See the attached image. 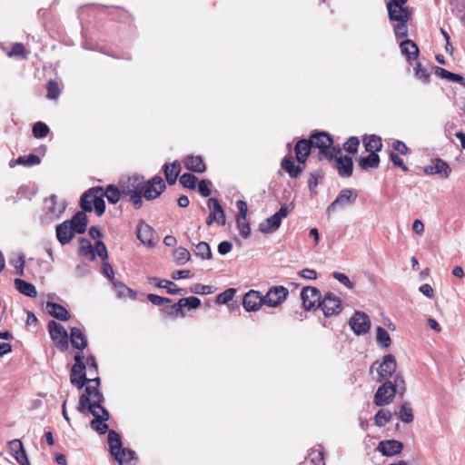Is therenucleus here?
Wrapping results in <instances>:
<instances>
[{
  "mask_svg": "<svg viewBox=\"0 0 465 465\" xmlns=\"http://www.w3.org/2000/svg\"><path fill=\"white\" fill-rule=\"evenodd\" d=\"M396 360L391 354L383 357L378 368L377 381H389L400 387V395L402 396L406 391V385L402 375L396 371Z\"/></svg>",
  "mask_w": 465,
  "mask_h": 465,
  "instance_id": "nucleus-1",
  "label": "nucleus"
},
{
  "mask_svg": "<svg viewBox=\"0 0 465 465\" xmlns=\"http://www.w3.org/2000/svg\"><path fill=\"white\" fill-rule=\"evenodd\" d=\"M309 142L312 143V147L319 148L321 154L328 160H331L334 156L341 153V149L332 146L333 141L331 137L324 132L312 134Z\"/></svg>",
  "mask_w": 465,
  "mask_h": 465,
  "instance_id": "nucleus-2",
  "label": "nucleus"
},
{
  "mask_svg": "<svg viewBox=\"0 0 465 465\" xmlns=\"http://www.w3.org/2000/svg\"><path fill=\"white\" fill-rule=\"evenodd\" d=\"M292 210V203L282 205L278 212L266 218L259 224V231L264 234L277 231L281 226L282 220L286 218Z\"/></svg>",
  "mask_w": 465,
  "mask_h": 465,
  "instance_id": "nucleus-3",
  "label": "nucleus"
},
{
  "mask_svg": "<svg viewBox=\"0 0 465 465\" xmlns=\"http://www.w3.org/2000/svg\"><path fill=\"white\" fill-rule=\"evenodd\" d=\"M382 384L378 388L373 397V402L377 406H384L390 404L396 393L400 394V387L394 385L391 381H382Z\"/></svg>",
  "mask_w": 465,
  "mask_h": 465,
  "instance_id": "nucleus-4",
  "label": "nucleus"
},
{
  "mask_svg": "<svg viewBox=\"0 0 465 465\" xmlns=\"http://www.w3.org/2000/svg\"><path fill=\"white\" fill-rule=\"evenodd\" d=\"M358 193L354 189H342L335 198V200L327 207V213L331 214L338 209H344L351 206L356 203Z\"/></svg>",
  "mask_w": 465,
  "mask_h": 465,
  "instance_id": "nucleus-5",
  "label": "nucleus"
},
{
  "mask_svg": "<svg viewBox=\"0 0 465 465\" xmlns=\"http://www.w3.org/2000/svg\"><path fill=\"white\" fill-rule=\"evenodd\" d=\"M165 189V183L161 176L155 175L147 182L143 178V194L147 201L158 198Z\"/></svg>",
  "mask_w": 465,
  "mask_h": 465,
  "instance_id": "nucleus-6",
  "label": "nucleus"
},
{
  "mask_svg": "<svg viewBox=\"0 0 465 465\" xmlns=\"http://www.w3.org/2000/svg\"><path fill=\"white\" fill-rule=\"evenodd\" d=\"M47 328L55 346L62 351H66L68 349V333L64 327L54 321H50Z\"/></svg>",
  "mask_w": 465,
  "mask_h": 465,
  "instance_id": "nucleus-7",
  "label": "nucleus"
},
{
  "mask_svg": "<svg viewBox=\"0 0 465 465\" xmlns=\"http://www.w3.org/2000/svg\"><path fill=\"white\" fill-rule=\"evenodd\" d=\"M289 291L287 288L277 285L270 288L262 298L266 306L274 308L281 305L287 299Z\"/></svg>",
  "mask_w": 465,
  "mask_h": 465,
  "instance_id": "nucleus-8",
  "label": "nucleus"
},
{
  "mask_svg": "<svg viewBox=\"0 0 465 465\" xmlns=\"http://www.w3.org/2000/svg\"><path fill=\"white\" fill-rule=\"evenodd\" d=\"M319 307L323 312L325 317H331L338 315L341 312V302L339 297L331 292H328L319 302Z\"/></svg>",
  "mask_w": 465,
  "mask_h": 465,
  "instance_id": "nucleus-9",
  "label": "nucleus"
},
{
  "mask_svg": "<svg viewBox=\"0 0 465 465\" xmlns=\"http://www.w3.org/2000/svg\"><path fill=\"white\" fill-rule=\"evenodd\" d=\"M349 325L356 335H362L370 331L371 321L366 313L355 312L349 321Z\"/></svg>",
  "mask_w": 465,
  "mask_h": 465,
  "instance_id": "nucleus-10",
  "label": "nucleus"
},
{
  "mask_svg": "<svg viewBox=\"0 0 465 465\" xmlns=\"http://www.w3.org/2000/svg\"><path fill=\"white\" fill-rule=\"evenodd\" d=\"M301 299L305 310L309 311L314 309L315 307H319L322 294L316 287L307 286L302 288L301 292Z\"/></svg>",
  "mask_w": 465,
  "mask_h": 465,
  "instance_id": "nucleus-11",
  "label": "nucleus"
},
{
  "mask_svg": "<svg viewBox=\"0 0 465 465\" xmlns=\"http://www.w3.org/2000/svg\"><path fill=\"white\" fill-rule=\"evenodd\" d=\"M136 233L138 240L148 247L155 245L156 233L154 229L143 221H140L137 224Z\"/></svg>",
  "mask_w": 465,
  "mask_h": 465,
  "instance_id": "nucleus-12",
  "label": "nucleus"
},
{
  "mask_svg": "<svg viewBox=\"0 0 465 465\" xmlns=\"http://www.w3.org/2000/svg\"><path fill=\"white\" fill-rule=\"evenodd\" d=\"M262 304H264L263 298L258 291L251 290L243 296L242 306L246 312H256Z\"/></svg>",
  "mask_w": 465,
  "mask_h": 465,
  "instance_id": "nucleus-13",
  "label": "nucleus"
},
{
  "mask_svg": "<svg viewBox=\"0 0 465 465\" xmlns=\"http://www.w3.org/2000/svg\"><path fill=\"white\" fill-rule=\"evenodd\" d=\"M424 173L428 175L440 174L441 178L448 179L451 173V168L447 162L437 158L433 161L432 164L424 167Z\"/></svg>",
  "mask_w": 465,
  "mask_h": 465,
  "instance_id": "nucleus-14",
  "label": "nucleus"
},
{
  "mask_svg": "<svg viewBox=\"0 0 465 465\" xmlns=\"http://www.w3.org/2000/svg\"><path fill=\"white\" fill-rule=\"evenodd\" d=\"M143 178L142 175H134L129 177L126 182L122 183L123 194L128 197L131 194L143 193Z\"/></svg>",
  "mask_w": 465,
  "mask_h": 465,
  "instance_id": "nucleus-15",
  "label": "nucleus"
},
{
  "mask_svg": "<svg viewBox=\"0 0 465 465\" xmlns=\"http://www.w3.org/2000/svg\"><path fill=\"white\" fill-rule=\"evenodd\" d=\"M11 455L20 465H31L20 440H12L7 442Z\"/></svg>",
  "mask_w": 465,
  "mask_h": 465,
  "instance_id": "nucleus-16",
  "label": "nucleus"
},
{
  "mask_svg": "<svg viewBox=\"0 0 465 465\" xmlns=\"http://www.w3.org/2000/svg\"><path fill=\"white\" fill-rule=\"evenodd\" d=\"M335 160V167L338 171V173L341 177L348 178L351 177L353 171V162L351 157L347 155L338 154L334 156Z\"/></svg>",
  "mask_w": 465,
  "mask_h": 465,
  "instance_id": "nucleus-17",
  "label": "nucleus"
},
{
  "mask_svg": "<svg viewBox=\"0 0 465 465\" xmlns=\"http://www.w3.org/2000/svg\"><path fill=\"white\" fill-rule=\"evenodd\" d=\"M377 450L383 456H393L402 451L403 444L395 440H382L379 443Z\"/></svg>",
  "mask_w": 465,
  "mask_h": 465,
  "instance_id": "nucleus-18",
  "label": "nucleus"
},
{
  "mask_svg": "<svg viewBox=\"0 0 465 465\" xmlns=\"http://www.w3.org/2000/svg\"><path fill=\"white\" fill-rule=\"evenodd\" d=\"M45 203L48 209L46 214L51 220L58 219L65 210V203L64 202H58L54 194L51 195L49 199H46Z\"/></svg>",
  "mask_w": 465,
  "mask_h": 465,
  "instance_id": "nucleus-19",
  "label": "nucleus"
},
{
  "mask_svg": "<svg viewBox=\"0 0 465 465\" xmlns=\"http://www.w3.org/2000/svg\"><path fill=\"white\" fill-rule=\"evenodd\" d=\"M70 223L69 221H64L56 226V237L62 245L69 243L74 236L75 232Z\"/></svg>",
  "mask_w": 465,
  "mask_h": 465,
  "instance_id": "nucleus-20",
  "label": "nucleus"
},
{
  "mask_svg": "<svg viewBox=\"0 0 465 465\" xmlns=\"http://www.w3.org/2000/svg\"><path fill=\"white\" fill-rule=\"evenodd\" d=\"M387 9L389 13V18L391 21H402L409 20L411 18V13L403 5L398 4H387Z\"/></svg>",
  "mask_w": 465,
  "mask_h": 465,
  "instance_id": "nucleus-21",
  "label": "nucleus"
},
{
  "mask_svg": "<svg viewBox=\"0 0 465 465\" xmlns=\"http://www.w3.org/2000/svg\"><path fill=\"white\" fill-rule=\"evenodd\" d=\"M148 282L152 284L156 285L159 288H165L167 290V292L172 295H183L187 293L185 289L178 288L176 284L168 280H159L155 277H150L148 278Z\"/></svg>",
  "mask_w": 465,
  "mask_h": 465,
  "instance_id": "nucleus-22",
  "label": "nucleus"
},
{
  "mask_svg": "<svg viewBox=\"0 0 465 465\" xmlns=\"http://www.w3.org/2000/svg\"><path fill=\"white\" fill-rule=\"evenodd\" d=\"M207 206L211 210L209 214L213 217H216L219 226H223L225 224V213L219 201L215 198H209Z\"/></svg>",
  "mask_w": 465,
  "mask_h": 465,
  "instance_id": "nucleus-23",
  "label": "nucleus"
},
{
  "mask_svg": "<svg viewBox=\"0 0 465 465\" xmlns=\"http://www.w3.org/2000/svg\"><path fill=\"white\" fill-rule=\"evenodd\" d=\"M110 418L109 412L105 408H102V416L94 415V419L91 421V427L95 430L99 434L107 432L108 425L105 423Z\"/></svg>",
  "mask_w": 465,
  "mask_h": 465,
  "instance_id": "nucleus-24",
  "label": "nucleus"
},
{
  "mask_svg": "<svg viewBox=\"0 0 465 465\" xmlns=\"http://www.w3.org/2000/svg\"><path fill=\"white\" fill-rule=\"evenodd\" d=\"M184 166L191 172L203 173L206 170L205 163L202 156L189 155L184 160Z\"/></svg>",
  "mask_w": 465,
  "mask_h": 465,
  "instance_id": "nucleus-25",
  "label": "nucleus"
},
{
  "mask_svg": "<svg viewBox=\"0 0 465 465\" xmlns=\"http://www.w3.org/2000/svg\"><path fill=\"white\" fill-rule=\"evenodd\" d=\"M46 310L51 316L60 321H67L70 318L68 311L59 303L47 302Z\"/></svg>",
  "mask_w": 465,
  "mask_h": 465,
  "instance_id": "nucleus-26",
  "label": "nucleus"
},
{
  "mask_svg": "<svg viewBox=\"0 0 465 465\" xmlns=\"http://www.w3.org/2000/svg\"><path fill=\"white\" fill-rule=\"evenodd\" d=\"M70 341L72 346L79 351L84 350L87 346V341L84 332L76 327H73L70 330Z\"/></svg>",
  "mask_w": 465,
  "mask_h": 465,
  "instance_id": "nucleus-27",
  "label": "nucleus"
},
{
  "mask_svg": "<svg viewBox=\"0 0 465 465\" xmlns=\"http://www.w3.org/2000/svg\"><path fill=\"white\" fill-rule=\"evenodd\" d=\"M312 149V143L307 139L298 141L295 145L296 159L300 163H304Z\"/></svg>",
  "mask_w": 465,
  "mask_h": 465,
  "instance_id": "nucleus-28",
  "label": "nucleus"
},
{
  "mask_svg": "<svg viewBox=\"0 0 465 465\" xmlns=\"http://www.w3.org/2000/svg\"><path fill=\"white\" fill-rule=\"evenodd\" d=\"M163 168L167 183L171 185L174 184L181 172L180 163L174 161L171 164H164Z\"/></svg>",
  "mask_w": 465,
  "mask_h": 465,
  "instance_id": "nucleus-29",
  "label": "nucleus"
},
{
  "mask_svg": "<svg viewBox=\"0 0 465 465\" xmlns=\"http://www.w3.org/2000/svg\"><path fill=\"white\" fill-rule=\"evenodd\" d=\"M14 284L15 289L22 294L30 298H35L37 296L36 288L32 283L27 282L20 278H17L15 279Z\"/></svg>",
  "mask_w": 465,
  "mask_h": 465,
  "instance_id": "nucleus-30",
  "label": "nucleus"
},
{
  "mask_svg": "<svg viewBox=\"0 0 465 465\" xmlns=\"http://www.w3.org/2000/svg\"><path fill=\"white\" fill-rule=\"evenodd\" d=\"M85 368L86 366H83L81 369H76L75 371L74 366H73L71 369L70 381L78 389H82L87 383L88 379L86 378V374L84 372Z\"/></svg>",
  "mask_w": 465,
  "mask_h": 465,
  "instance_id": "nucleus-31",
  "label": "nucleus"
},
{
  "mask_svg": "<svg viewBox=\"0 0 465 465\" xmlns=\"http://www.w3.org/2000/svg\"><path fill=\"white\" fill-rule=\"evenodd\" d=\"M74 231L77 233H84L86 231L87 216L84 212H77L71 220H68Z\"/></svg>",
  "mask_w": 465,
  "mask_h": 465,
  "instance_id": "nucleus-32",
  "label": "nucleus"
},
{
  "mask_svg": "<svg viewBox=\"0 0 465 465\" xmlns=\"http://www.w3.org/2000/svg\"><path fill=\"white\" fill-rule=\"evenodd\" d=\"M102 192V187L91 188L81 196L80 205L84 212H92L93 210V197Z\"/></svg>",
  "mask_w": 465,
  "mask_h": 465,
  "instance_id": "nucleus-33",
  "label": "nucleus"
},
{
  "mask_svg": "<svg viewBox=\"0 0 465 465\" xmlns=\"http://www.w3.org/2000/svg\"><path fill=\"white\" fill-rule=\"evenodd\" d=\"M109 450L112 456H115L123 447L121 435L114 430H108Z\"/></svg>",
  "mask_w": 465,
  "mask_h": 465,
  "instance_id": "nucleus-34",
  "label": "nucleus"
},
{
  "mask_svg": "<svg viewBox=\"0 0 465 465\" xmlns=\"http://www.w3.org/2000/svg\"><path fill=\"white\" fill-rule=\"evenodd\" d=\"M121 465H133V461L136 460L135 452L128 448H122L115 456H113Z\"/></svg>",
  "mask_w": 465,
  "mask_h": 465,
  "instance_id": "nucleus-35",
  "label": "nucleus"
},
{
  "mask_svg": "<svg viewBox=\"0 0 465 465\" xmlns=\"http://www.w3.org/2000/svg\"><path fill=\"white\" fill-rule=\"evenodd\" d=\"M365 150L371 153H377L382 148L381 139L374 134L363 138Z\"/></svg>",
  "mask_w": 465,
  "mask_h": 465,
  "instance_id": "nucleus-36",
  "label": "nucleus"
},
{
  "mask_svg": "<svg viewBox=\"0 0 465 465\" xmlns=\"http://www.w3.org/2000/svg\"><path fill=\"white\" fill-rule=\"evenodd\" d=\"M402 54L407 56L409 61L415 60L419 55V48L412 40H405L401 43Z\"/></svg>",
  "mask_w": 465,
  "mask_h": 465,
  "instance_id": "nucleus-37",
  "label": "nucleus"
},
{
  "mask_svg": "<svg viewBox=\"0 0 465 465\" xmlns=\"http://www.w3.org/2000/svg\"><path fill=\"white\" fill-rule=\"evenodd\" d=\"M97 409H99V407H93V405H91V401L87 396H80L77 410L81 413L90 412L94 417V415L102 416V411H98Z\"/></svg>",
  "mask_w": 465,
  "mask_h": 465,
  "instance_id": "nucleus-38",
  "label": "nucleus"
},
{
  "mask_svg": "<svg viewBox=\"0 0 465 465\" xmlns=\"http://www.w3.org/2000/svg\"><path fill=\"white\" fill-rule=\"evenodd\" d=\"M380 163V156L377 153H371L366 157H360L358 164L362 170L369 168H378Z\"/></svg>",
  "mask_w": 465,
  "mask_h": 465,
  "instance_id": "nucleus-39",
  "label": "nucleus"
},
{
  "mask_svg": "<svg viewBox=\"0 0 465 465\" xmlns=\"http://www.w3.org/2000/svg\"><path fill=\"white\" fill-rule=\"evenodd\" d=\"M398 418L404 423H411L413 420V410L409 402H404L399 407L396 412Z\"/></svg>",
  "mask_w": 465,
  "mask_h": 465,
  "instance_id": "nucleus-40",
  "label": "nucleus"
},
{
  "mask_svg": "<svg viewBox=\"0 0 465 465\" xmlns=\"http://www.w3.org/2000/svg\"><path fill=\"white\" fill-rule=\"evenodd\" d=\"M41 163V159L39 156L35 154H29L26 156H19L15 162L11 161L9 163L10 167H14L15 164L25 165V166H34L37 165Z\"/></svg>",
  "mask_w": 465,
  "mask_h": 465,
  "instance_id": "nucleus-41",
  "label": "nucleus"
},
{
  "mask_svg": "<svg viewBox=\"0 0 465 465\" xmlns=\"http://www.w3.org/2000/svg\"><path fill=\"white\" fill-rule=\"evenodd\" d=\"M79 254L84 257H88L91 261L94 260L95 252L94 248L91 242L85 238L79 240Z\"/></svg>",
  "mask_w": 465,
  "mask_h": 465,
  "instance_id": "nucleus-42",
  "label": "nucleus"
},
{
  "mask_svg": "<svg viewBox=\"0 0 465 465\" xmlns=\"http://www.w3.org/2000/svg\"><path fill=\"white\" fill-rule=\"evenodd\" d=\"M282 167L289 173L292 178H296L302 172V168L295 165L292 158H284L282 161Z\"/></svg>",
  "mask_w": 465,
  "mask_h": 465,
  "instance_id": "nucleus-43",
  "label": "nucleus"
},
{
  "mask_svg": "<svg viewBox=\"0 0 465 465\" xmlns=\"http://www.w3.org/2000/svg\"><path fill=\"white\" fill-rule=\"evenodd\" d=\"M104 196H105L107 201L112 204L118 203L122 196L124 197L122 193V188L119 189L114 185L107 186L106 190L104 191Z\"/></svg>",
  "mask_w": 465,
  "mask_h": 465,
  "instance_id": "nucleus-44",
  "label": "nucleus"
},
{
  "mask_svg": "<svg viewBox=\"0 0 465 465\" xmlns=\"http://www.w3.org/2000/svg\"><path fill=\"white\" fill-rule=\"evenodd\" d=\"M173 260L178 265L185 264L191 259L190 252L183 247L175 249L173 252Z\"/></svg>",
  "mask_w": 465,
  "mask_h": 465,
  "instance_id": "nucleus-45",
  "label": "nucleus"
},
{
  "mask_svg": "<svg viewBox=\"0 0 465 465\" xmlns=\"http://www.w3.org/2000/svg\"><path fill=\"white\" fill-rule=\"evenodd\" d=\"M104 189L102 188V192H99L95 194V197H93V209L97 216H101L104 213L105 211V203L104 200Z\"/></svg>",
  "mask_w": 465,
  "mask_h": 465,
  "instance_id": "nucleus-46",
  "label": "nucleus"
},
{
  "mask_svg": "<svg viewBox=\"0 0 465 465\" xmlns=\"http://www.w3.org/2000/svg\"><path fill=\"white\" fill-rule=\"evenodd\" d=\"M168 305L163 307L162 309V311L173 317V318H178V317H184L185 313L183 312V310L182 309V304H180V302H178L176 304H170V303H167Z\"/></svg>",
  "mask_w": 465,
  "mask_h": 465,
  "instance_id": "nucleus-47",
  "label": "nucleus"
},
{
  "mask_svg": "<svg viewBox=\"0 0 465 465\" xmlns=\"http://www.w3.org/2000/svg\"><path fill=\"white\" fill-rule=\"evenodd\" d=\"M392 413L389 410L381 409L374 416V423L378 427H384L391 420Z\"/></svg>",
  "mask_w": 465,
  "mask_h": 465,
  "instance_id": "nucleus-48",
  "label": "nucleus"
},
{
  "mask_svg": "<svg viewBox=\"0 0 465 465\" xmlns=\"http://www.w3.org/2000/svg\"><path fill=\"white\" fill-rule=\"evenodd\" d=\"M376 333L377 342L379 345L382 348H388L391 343V340L388 331L384 328L378 326L376 328Z\"/></svg>",
  "mask_w": 465,
  "mask_h": 465,
  "instance_id": "nucleus-49",
  "label": "nucleus"
},
{
  "mask_svg": "<svg viewBox=\"0 0 465 465\" xmlns=\"http://www.w3.org/2000/svg\"><path fill=\"white\" fill-rule=\"evenodd\" d=\"M112 284L114 285V288L115 289L118 297L129 296L133 299L135 298V292L132 289L125 286L121 282L114 281L112 282Z\"/></svg>",
  "mask_w": 465,
  "mask_h": 465,
  "instance_id": "nucleus-50",
  "label": "nucleus"
},
{
  "mask_svg": "<svg viewBox=\"0 0 465 465\" xmlns=\"http://www.w3.org/2000/svg\"><path fill=\"white\" fill-rule=\"evenodd\" d=\"M195 255L201 257L202 259H211L212 258V251L210 245L205 242H200L195 245L194 250Z\"/></svg>",
  "mask_w": 465,
  "mask_h": 465,
  "instance_id": "nucleus-51",
  "label": "nucleus"
},
{
  "mask_svg": "<svg viewBox=\"0 0 465 465\" xmlns=\"http://www.w3.org/2000/svg\"><path fill=\"white\" fill-rule=\"evenodd\" d=\"M308 459L312 465H324L323 450L322 446H319L318 449L312 450V451L309 453Z\"/></svg>",
  "mask_w": 465,
  "mask_h": 465,
  "instance_id": "nucleus-52",
  "label": "nucleus"
},
{
  "mask_svg": "<svg viewBox=\"0 0 465 465\" xmlns=\"http://www.w3.org/2000/svg\"><path fill=\"white\" fill-rule=\"evenodd\" d=\"M236 224L242 237L244 239L249 238L251 235V227L250 223L247 222V218H236Z\"/></svg>",
  "mask_w": 465,
  "mask_h": 465,
  "instance_id": "nucleus-53",
  "label": "nucleus"
},
{
  "mask_svg": "<svg viewBox=\"0 0 465 465\" xmlns=\"http://www.w3.org/2000/svg\"><path fill=\"white\" fill-rule=\"evenodd\" d=\"M180 183L188 189L193 190L196 186L197 178L192 173H183L179 180Z\"/></svg>",
  "mask_w": 465,
  "mask_h": 465,
  "instance_id": "nucleus-54",
  "label": "nucleus"
},
{
  "mask_svg": "<svg viewBox=\"0 0 465 465\" xmlns=\"http://www.w3.org/2000/svg\"><path fill=\"white\" fill-rule=\"evenodd\" d=\"M49 131V127L43 122H37L33 126V134L35 138L45 137Z\"/></svg>",
  "mask_w": 465,
  "mask_h": 465,
  "instance_id": "nucleus-55",
  "label": "nucleus"
},
{
  "mask_svg": "<svg viewBox=\"0 0 465 465\" xmlns=\"http://www.w3.org/2000/svg\"><path fill=\"white\" fill-rule=\"evenodd\" d=\"M360 140L356 136H351L344 143L343 149L349 153H355L358 151Z\"/></svg>",
  "mask_w": 465,
  "mask_h": 465,
  "instance_id": "nucleus-56",
  "label": "nucleus"
},
{
  "mask_svg": "<svg viewBox=\"0 0 465 465\" xmlns=\"http://www.w3.org/2000/svg\"><path fill=\"white\" fill-rule=\"evenodd\" d=\"M235 292L236 290L233 288L227 289L217 296L216 302L221 304H227L229 302L232 301Z\"/></svg>",
  "mask_w": 465,
  "mask_h": 465,
  "instance_id": "nucleus-57",
  "label": "nucleus"
},
{
  "mask_svg": "<svg viewBox=\"0 0 465 465\" xmlns=\"http://www.w3.org/2000/svg\"><path fill=\"white\" fill-rule=\"evenodd\" d=\"M407 22H408V20H405V21L402 20V21L398 22L394 25L393 30H394V34L397 38H402V37L407 36V35H408Z\"/></svg>",
  "mask_w": 465,
  "mask_h": 465,
  "instance_id": "nucleus-58",
  "label": "nucleus"
},
{
  "mask_svg": "<svg viewBox=\"0 0 465 465\" xmlns=\"http://www.w3.org/2000/svg\"><path fill=\"white\" fill-rule=\"evenodd\" d=\"M180 304H182L183 307H189L190 309H196L201 305V300L197 297H187V298H181L179 300Z\"/></svg>",
  "mask_w": 465,
  "mask_h": 465,
  "instance_id": "nucleus-59",
  "label": "nucleus"
},
{
  "mask_svg": "<svg viewBox=\"0 0 465 465\" xmlns=\"http://www.w3.org/2000/svg\"><path fill=\"white\" fill-rule=\"evenodd\" d=\"M191 292L195 294H210L213 292V287L211 285H203L201 283H195L191 288Z\"/></svg>",
  "mask_w": 465,
  "mask_h": 465,
  "instance_id": "nucleus-60",
  "label": "nucleus"
},
{
  "mask_svg": "<svg viewBox=\"0 0 465 465\" xmlns=\"http://www.w3.org/2000/svg\"><path fill=\"white\" fill-rule=\"evenodd\" d=\"M60 94L58 84L56 82L50 80L47 83V94L48 99H56Z\"/></svg>",
  "mask_w": 465,
  "mask_h": 465,
  "instance_id": "nucleus-61",
  "label": "nucleus"
},
{
  "mask_svg": "<svg viewBox=\"0 0 465 465\" xmlns=\"http://www.w3.org/2000/svg\"><path fill=\"white\" fill-rule=\"evenodd\" d=\"M332 276L334 279H336L339 282H341L342 285L347 287L348 289H352L354 287V284L352 282L350 281L348 276L342 272H334L332 273Z\"/></svg>",
  "mask_w": 465,
  "mask_h": 465,
  "instance_id": "nucleus-62",
  "label": "nucleus"
},
{
  "mask_svg": "<svg viewBox=\"0 0 465 465\" xmlns=\"http://www.w3.org/2000/svg\"><path fill=\"white\" fill-rule=\"evenodd\" d=\"M415 75L418 79H420L422 83L426 84L430 80V74L427 70L422 68L420 63H417L414 67Z\"/></svg>",
  "mask_w": 465,
  "mask_h": 465,
  "instance_id": "nucleus-63",
  "label": "nucleus"
},
{
  "mask_svg": "<svg viewBox=\"0 0 465 465\" xmlns=\"http://www.w3.org/2000/svg\"><path fill=\"white\" fill-rule=\"evenodd\" d=\"M147 299L149 302H151L153 304L156 306H162L164 303H171L172 300L165 297H161L157 294L150 293L147 295Z\"/></svg>",
  "mask_w": 465,
  "mask_h": 465,
  "instance_id": "nucleus-64",
  "label": "nucleus"
}]
</instances>
